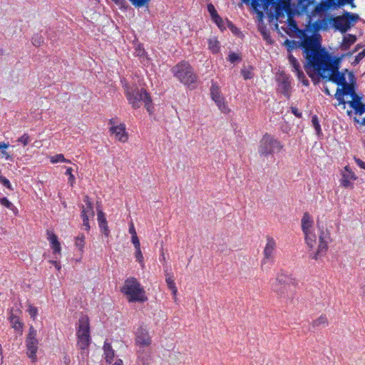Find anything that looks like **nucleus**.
Segmentation results:
<instances>
[{"mask_svg": "<svg viewBox=\"0 0 365 365\" xmlns=\"http://www.w3.org/2000/svg\"><path fill=\"white\" fill-rule=\"evenodd\" d=\"M304 56L306 59L304 69L314 81L315 76L326 81H331L341 86L348 81V69L339 71L340 58H332L325 49H318L313 37H305L302 42Z\"/></svg>", "mask_w": 365, "mask_h": 365, "instance_id": "obj_1", "label": "nucleus"}, {"mask_svg": "<svg viewBox=\"0 0 365 365\" xmlns=\"http://www.w3.org/2000/svg\"><path fill=\"white\" fill-rule=\"evenodd\" d=\"M313 220L308 212H304L301 220L302 230L308 248L309 257L317 260L324 256L328 250L330 234L317 224V229L313 227Z\"/></svg>", "mask_w": 365, "mask_h": 365, "instance_id": "obj_2", "label": "nucleus"}, {"mask_svg": "<svg viewBox=\"0 0 365 365\" xmlns=\"http://www.w3.org/2000/svg\"><path fill=\"white\" fill-rule=\"evenodd\" d=\"M297 287L298 282L294 277L281 272L277 274L275 281L272 283L271 289L277 298L292 300L295 296Z\"/></svg>", "mask_w": 365, "mask_h": 365, "instance_id": "obj_3", "label": "nucleus"}, {"mask_svg": "<svg viewBox=\"0 0 365 365\" xmlns=\"http://www.w3.org/2000/svg\"><path fill=\"white\" fill-rule=\"evenodd\" d=\"M125 96L129 103L135 109L140 108L141 102L143 101L146 110L150 113L153 109L152 99L147 91L143 89H139L136 86H124Z\"/></svg>", "mask_w": 365, "mask_h": 365, "instance_id": "obj_4", "label": "nucleus"}, {"mask_svg": "<svg viewBox=\"0 0 365 365\" xmlns=\"http://www.w3.org/2000/svg\"><path fill=\"white\" fill-rule=\"evenodd\" d=\"M120 291L129 302H145L148 300L145 291L135 277L127 278Z\"/></svg>", "mask_w": 365, "mask_h": 365, "instance_id": "obj_5", "label": "nucleus"}, {"mask_svg": "<svg viewBox=\"0 0 365 365\" xmlns=\"http://www.w3.org/2000/svg\"><path fill=\"white\" fill-rule=\"evenodd\" d=\"M173 76L182 83L189 86L195 83L197 76L194 72L191 65L185 61H182L171 68Z\"/></svg>", "mask_w": 365, "mask_h": 365, "instance_id": "obj_6", "label": "nucleus"}, {"mask_svg": "<svg viewBox=\"0 0 365 365\" xmlns=\"http://www.w3.org/2000/svg\"><path fill=\"white\" fill-rule=\"evenodd\" d=\"M359 19L358 14L344 11L341 16L331 17L329 22L335 30L344 34L354 25Z\"/></svg>", "mask_w": 365, "mask_h": 365, "instance_id": "obj_7", "label": "nucleus"}, {"mask_svg": "<svg viewBox=\"0 0 365 365\" xmlns=\"http://www.w3.org/2000/svg\"><path fill=\"white\" fill-rule=\"evenodd\" d=\"M90 322L87 315L80 317L77 327V344L81 350L88 349L91 343Z\"/></svg>", "mask_w": 365, "mask_h": 365, "instance_id": "obj_8", "label": "nucleus"}, {"mask_svg": "<svg viewBox=\"0 0 365 365\" xmlns=\"http://www.w3.org/2000/svg\"><path fill=\"white\" fill-rule=\"evenodd\" d=\"M283 148L284 145L278 139L266 133L259 142L258 153L259 155L267 157L275 152H280Z\"/></svg>", "mask_w": 365, "mask_h": 365, "instance_id": "obj_9", "label": "nucleus"}, {"mask_svg": "<svg viewBox=\"0 0 365 365\" xmlns=\"http://www.w3.org/2000/svg\"><path fill=\"white\" fill-rule=\"evenodd\" d=\"M36 331L33 326L29 327L26 339V354L33 363L36 362V352L38 348V340L36 339Z\"/></svg>", "mask_w": 365, "mask_h": 365, "instance_id": "obj_10", "label": "nucleus"}, {"mask_svg": "<svg viewBox=\"0 0 365 365\" xmlns=\"http://www.w3.org/2000/svg\"><path fill=\"white\" fill-rule=\"evenodd\" d=\"M210 95L212 99L222 113H228L230 111L227 103L225 101V98L221 95L220 87L216 82H212Z\"/></svg>", "mask_w": 365, "mask_h": 365, "instance_id": "obj_11", "label": "nucleus"}, {"mask_svg": "<svg viewBox=\"0 0 365 365\" xmlns=\"http://www.w3.org/2000/svg\"><path fill=\"white\" fill-rule=\"evenodd\" d=\"M135 343L140 348H147L152 344V339L148 330L143 325H140L135 334Z\"/></svg>", "mask_w": 365, "mask_h": 365, "instance_id": "obj_12", "label": "nucleus"}, {"mask_svg": "<svg viewBox=\"0 0 365 365\" xmlns=\"http://www.w3.org/2000/svg\"><path fill=\"white\" fill-rule=\"evenodd\" d=\"M322 29V23L319 21H316L314 23H309L307 29L305 30H299V33L302 34V41L305 37H313L315 39L316 46L318 49H321L319 48V35H317L316 33ZM302 42L301 46H302Z\"/></svg>", "mask_w": 365, "mask_h": 365, "instance_id": "obj_13", "label": "nucleus"}, {"mask_svg": "<svg viewBox=\"0 0 365 365\" xmlns=\"http://www.w3.org/2000/svg\"><path fill=\"white\" fill-rule=\"evenodd\" d=\"M277 91L283 94L287 99L290 98L292 93L291 78L284 73H281L277 78Z\"/></svg>", "mask_w": 365, "mask_h": 365, "instance_id": "obj_14", "label": "nucleus"}, {"mask_svg": "<svg viewBox=\"0 0 365 365\" xmlns=\"http://www.w3.org/2000/svg\"><path fill=\"white\" fill-rule=\"evenodd\" d=\"M276 241L272 237L267 236V242L263 250V258L261 264L263 266L268 262H273L276 250Z\"/></svg>", "mask_w": 365, "mask_h": 365, "instance_id": "obj_15", "label": "nucleus"}, {"mask_svg": "<svg viewBox=\"0 0 365 365\" xmlns=\"http://www.w3.org/2000/svg\"><path fill=\"white\" fill-rule=\"evenodd\" d=\"M356 77L353 72L348 73V82L337 88L339 91L341 92L344 95H350L353 98H356L357 95L355 93Z\"/></svg>", "mask_w": 365, "mask_h": 365, "instance_id": "obj_16", "label": "nucleus"}, {"mask_svg": "<svg viewBox=\"0 0 365 365\" xmlns=\"http://www.w3.org/2000/svg\"><path fill=\"white\" fill-rule=\"evenodd\" d=\"M276 13L279 15L281 12L284 11L288 16L289 19H291L297 13L296 4L290 3L289 1L279 0L276 5Z\"/></svg>", "mask_w": 365, "mask_h": 365, "instance_id": "obj_17", "label": "nucleus"}, {"mask_svg": "<svg viewBox=\"0 0 365 365\" xmlns=\"http://www.w3.org/2000/svg\"><path fill=\"white\" fill-rule=\"evenodd\" d=\"M357 178L355 173L350 169L349 165L344 167L341 171V178L339 180L340 185L345 188H353L352 181Z\"/></svg>", "mask_w": 365, "mask_h": 365, "instance_id": "obj_18", "label": "nucleus"}, {"mask_svg": "<svg viewBox=\"0 0 365 365\" xmlns=\"http://www.w3.org/2000/svg\"><path fill=\"white\" fill-rule=\"evenodd\" d=\"M109 131L120 142L125 143L128 140V134L125 130V125L124 123H120L118 126L110 127Z\"/></svg>", "mask_w": 365, "mask_h": 365, "instance_id": "obj_19", "label": "nucleus"}, {"mask_svg": "<svg viewBox=\"0 0 365 365\" xmlns=\"http://www.w3.org/2000/svg\"><path fill=\"white\" fill-rule=\"evenodd\" d=\"M47 240L50 242L51 248L53 250L54 255H61V247L58 241V236L52 231L46 230Z\"/></svg>", "mask_w": 365, "mask_h": 365, "instance_id": "obj_20", "label": "nucleus"}, {"mask_svg": "<svg viewBox=\"0 0 365 365\" xmlns=\"http://www.w3.org/2000/svg\"><path fill=\"white\" fill-rule=\"evenodd\" d=\"M97 219L100 230L103 234L108 237L110 234V230L108 229V222L105 216L104 212L102 210H98L97 212Z\"/></svg>", "mask_w": 365, "mask_h": 365, "instance_id": "obj_21", "label": "nucleus"}, {"mask_svg": "<svg viewBox=\"0 0 365 365\" xmlns=\"http://www.w3.org/2000/svg\"><path fill=\"white\" fill-rule=\"evenodd\" d=\"M354 0H325L324 2V6L329 9H336L345 4H351L354 7Z\"/></svg>", "mask_w": 365, "mask_h": 365, "instance_id": "obj_22", "label": "nucleus"}, {"mask_svg": "<svg viewBox=\"0 0 365 365\" xmlns=\"http://www.w3.org/2000/svg\"><path fill=\"white\" fill-rule=\"evenodd\" d=\"M349 106L354 110L356 113L362 115L365 113V104L361 101V98L358 96L356 98H353L351 101L349 102Z\"/></svg>", "mask_w": 365, "mask_h": 365, "instance_id": "obj_23", "label": "nucleus"}, {"mask_svg": "<svg viewBox=\"0 0 365 365\" xmlns=\"http://www.w3.org/2000/svg\"><path fill=\"white\" fill-rule=\"evenodd\" d=\"M103 352L106 361L108 364H111L115 356V351L112 348L111 344L107 341H106L103 344Z\"/></svg>", "mask_w": 365, "mask_h": 365, "instance_id": "obj_24", "label": "nucleus"}, {"mask_svg": "<svg viewBox=\"0 0 365 365\" xmlns=\"http://www.w3.org/2000/svg\"><path fill=\"white\" fill-rule=\"evenodd\" d=\"M356 41V37L352 34H347L344 36L342 43L341 45V50H348L350 46Z\"/></svg>", "mask_w": 365, "mask_h": 365, "instance_id": "obj_25", "label": "nucleus"}, {"mask_svg": "<svg viewBox=\"0 0 365 365\" xmlns=\"http://www.w3.org/2000/svg\"><path fill=\"white\" fill-rule=\"evenodd\" d=\"M297 14H300L303 12H305L307 8L312 4L315 0H297Z\"/></svg>", "mask_w": 365, "mask_h": 365, "instance_id": "obj_26", "label": "nucleus"}, {"mask_svg": "<svg viewBox=\"0 0 365 365\" xmlns=\"http://www.w3.org/2000/svg\"><path fill=\"white\" fill-rule=\"evenodd\" d=\"M208 49L214 54L218 53L220 50V42L216 37L210 38L207 40Z\"/></svg>", "mask_w": 365, "mask_h": 365, "instance_id": "obj_27", "label": "nucleus"}, {"mask_svg": "<svg viewBox=\"0 0 365 365\" xmlns=\"http://www.w3.org/2000/svg\"><path fill=\"white\" fill-rule=\"evenodd\" d=\"M9 321L11 324V327L17 330V331H22L24 324L21 321L20 318L16 315H14L13 313H11L9 317Z\"/></svg>", "mask_w": 365, "mask_h": 365, "instance_id": "obj_28", "label": "nucleus"}, {"mask_svg": "<svg viewBox=\"0 0 365 365\" xmlns=\"http://www.w3.org/2000/svg\"><path fill=\"white\" fill-rule=\"evenodd\" d=\"M0 205H1L2 206L9 209L10 210L12 211V212L15 215H18L19 214V210L17 209V207L16 206H14L9 200L7 197H1L0 198Z\"/></svg>", "mask_w": 365, "mask_h": 365, "instance_id": "obj_29", "label": "nucleus"}, {"mask_svg": "<svg viewBox=\"0 0 365 365\" xmlns=\"http://www.w3.org/2000/svg\"><path fill=\"white\" fill-rule=\"evenodd\" d=\"M10 146L9 143H0V153L1 158L6 160H12V156L6 151V149Z\"/></svg>", "mask_w": 365, "mask_h": 365, "instance_id": "obj_30", "label": "nucleus"}, {"mask_svg": "<svg viewBox=\"0 0 365 365\" xmlns=\"http://www.w3.org/2000/svg\"><path fill=\"white\" fill-rule=\"evenodd\" d=\"M328 324V319L326 315L322 314L317 319L314 320L312 323L313 327H319V326H327Z\"/></svg>", "mask_w": 365, "mask_h": 365, "instance_id": "obj_31", "label": "nucleus"}, {"mask_svg": "<svg viewBox=\"0 0 365 365\" xmlns=\"http://www.w3.org/2000/svg\"><path fill=\"white\" fill-rule=\"evenodd\" d=\"M50 162L53 164L57 163L59 162L70 163L71 160L66 159L63 154H56L50 158Z\"/></svg>", "mask_w": 365, "mask_h": 365, "instance_id": "obj_32", "label": "nucleus"}, {"mask_svg": "<svg viewBox=\"0 0 365 365\" xmlns=\"http://www.w3.org/2000/svg\"><path fill=\"white\" fill-rule=\"evenodd\" d=\"M75 245L81 251H83L85 246V236L83 234H81L75 238Z\"/></svg>", "mask_w": 365, "mask_h": 365, "instance_id": "obj_33", "label": "nucleus"}, {"mask_svg": "<svg viewBox=\"0 0 365 365\" xmlns=\"http://www.w3.org/2000/svg\"><path fill=\"white\" fill-rule=\"evenodd\" d=\"M165 282H166L168 289H171L174 287H176L173 277L170 273H169L168 272V270L165 271Z\"/></svg>", "mask_w": 365, "mask_h": 365, "instance_id": "obj_34", "label": "nucleus"}, {"mask_svg": "<svg viewBox=\"0 0 365 365\" xmlns=\"http://www.w3.org/2000/svg\"><path fill=\"white\" fill-rule=\"evenodd\" d=\"M288 58L289 63L292 66V71H296L301 69L300 64L295 57H294L292 54H289Z\"/></svg>", "mask_w": 365, "mask_h": 365, "instance_id": "obj_35", "label": "nucleus"}, {"mask_svg": "<svg viewBox=\"0 0 365 365\" xmlns=\"http://www.w3.org/2000/svg\"><path fill=\"white\" fill-rule=\"evenodd\" d=\"M312 123L313 127L315 129L317 134L318 135H319L322 133V129H321V125L319 124V118L316 115L312 116Z\"/></svg>", "mask_w": 365, "mask_h": 365, "instance_id": "obj_36", "label": "nucleus"}, {"mask_svg": "<svg viewBox=\"0 0 365 365\" xmlns=\"http://www.w3.org/2000/svg\"><path fill=\"white\" fill-rule=\"evenodd\" d=\"M135 257L136 258V260L140 264L141 268L143 269L145 267V262H144V257H143V255L140 248H139L138 250H135Z\"/></svg>", "mask_w": 365, "mask_h": 365, "instance_id": "obj_37", "label": "nucleus"}, {"mask_svg": "<svg viewBox=\"0 0 365 365\" xmlns=\"http://www.w3.org/2000/svg\"><path fill=\"white\" fill-rule=\"evenodd\" d=\"M16 141L24 146H26L31 142V138L28 133H24Z\"/></svg>", "mask_w": 365, "mask_h": 365, "instance_id": "obj_38", "label": "nucleus"}, {"mask_svg": "<svg viewBox=\"0 0 365 365\" xmlns=\"http://www.w3.org/2000/svg\"><path fill=\"white\" fill-rule=\"evenodd\" d=\"M294 72L296 73L297 76L299 81H300L302 83L303 85L307 86L309 85V81L306 78V76L304 74V73L302 71V69H299V70L296 71Z\"/></svg>", "mask_w": 365, "mask_h": 365, "instance_id": "obj_39", "label": "nucleus"}, {"mask_svg": "<svg viewBox=\"0 0 365 365\" xmlns=\"http://www.w3.org/2000/svg\"><path fill=\"white\" fill-rule=\"evenodd\" d=\"M31 42L34 46L38 47L43 44V38L38 34L34 35L31 38Z\"/></svg>", "mask_w": 365, "mask_h": 365, "instance_id": "obj_40", "label": "nucleus"}, {"mask_svg": "<svg viewBox=\"0 0 365 365\" xmlns=\"http://www.w3.org/2000/svg\"><path fill=\"white\" fill-rule=\"evenodd\" d=\"M81 214L91 215V218H93L95 213L93 205H83Z\"/></svg>", "mask_w": 365, "mask_h": 365, "instance_id": "obj_41", "label": "nucleus"}, {"mask_svg": "<svg viewBox=\"0 0 365 365\" xmlns=\"http://www.w3.org/2000/svg\"><path fill=\"white\" fill-rule=\"evenodd\" d=\"M27 312H29L31 318L33 319V320H35L38 315V308L32 304H29Z\"/></svg>", "mask_w": 365, "mask_h": 365, "instance_id": "obj_42", "label": "nucleus"}, {"mask_svg": "<svg viewBox=\"0 0 365 365\" xmlns=\"http://www.w3.org/2000/svg\"><path fill=\"white\" fill-rule=\"evenodd\" d=\"M73 169L72 168H68L66 170V175H68V183L69 185L73 187L74 183L76 182V178L72 173Z\"/></svg>", "mask_w": 365, "mask_h": 365, "instance_id": "obj_43", "label": "nucleus"}, {"mask_svg": "<svg viewBox=\"0 0 365 365\" xmlns=\"http://www.w3.org/2000/svg\"><path fill=\"white\" fill-rule=\"evenodd\" d=\"M81 217L83 220V225L85 227V230L86 231H88L91 228L90 224H89V219L91 218V215H86V214H81Z\"/></svg>", "mask_w": 365, "mask_h": 365, "instance_id": "obj_44", "label": "nucleus"}, {"mask_svg": "<svg viewBox=\"0 0 365 365\" xmlns=\"http://www.w3.org/2000/svg\"><path fill=\"white\" fill-rule=\"evenodd\" d=\"M207 10L212 19L217 18V19H220V16L217 14L215 6L212 4L207 5Z\"/></svg>", "mask_w": 365, "mask_h": 365, "instance_id": "obj_45", "label": "nucleus"}, {"mask_svg": "<svg viewBox=\"0 0 365 365\" xmlns=\"http://www.w3.org/2000/svg\"><path fill=\"white\" fill-rule=\"evenodd\" d=\"M0 182L6 188L13 190L10 181L5 177L0 175Z\"/></svg>", "mask_w": 365, "mask_h": 365, "instance_id": "obj_46", "label": "nucleus"}, {"mask_svg": "<svg viewBox=\"0 0 365 365\" xmlns=\"http://www.w3.org/2000/svg\"><path fill=\"white\" fill-rule=\"evenodd\" d=\"M365 57V48L359 52L354 58V62L352 63L354 65H356L359 63Z\"/></svg>", "mask_w": 365, "mask_h": 365, "instance_id": "obj_47", "label": "nucleus"}, {"mask_svg": "<svg viewBox=\"0 0 365 365\" xmlns=\"http://www.w3.org/2000/svg\"><path fill=\"white\" fill-rule=\"evenodd\" d=\"M335 98L338 100L339 104H345V101L344 98V96L345 95L342 94L341 92L339 91L338 89H336V93H335Z\"/></svg>", "mask_w": 365, "mask_h": 365, "instance_id": "obj_48", "label": "nucleus"}, {"mask_svg": "<svg viewBox=\"0 0 365 365\" xmlns=\"http://www.w3.org/2000/svg\"><path fill=\"white\" fill-rule=\"evenodd\" d=\"M150 0H136L132 4L138 8L142 7L149 3Z\"/></svg>", "mask_w": 365, "mask_h": 365, "instance_id": "obj_49", "label": "nucleus"}, {"mask_svg": "<svg viewBox=\"0 0 365 365\" xmlns=\"http://www.w3.org/2000/svg\"><path fill=\"white\" fill-rule=\"evenodd\" d=\"M131 241L135 250L140 248V243L137 235L131 236Z\"/></svg>", "mask_w": 365, "mask_h": 365, "instance_id": "obj_50", "label": "nucleus"}, {"mask_svg": "<svg viewBox=\"0 0 365 365\" xmlns=\"http://www.w3.org/2000/svg\"><path fill=\"white\" fill-rule=\"evenodd\" d=\"M240 59V56L237 53H235L233 52L230 53L228 56V60L231 63H235V61H237Z\"/></svg>", "mask_w": 365, "mask_h": 365, "instance_id": "obj_51", "label": "nucleus"}, {"mask_svg": "<svg viewBox=\"0 0 365 365\" xmlns=\"http://www.w3.org/2000/svg\"><path fill=\"white\" fill-rule=\"evenodd\" d=\"M242 75L245 80L250 79L252 78V72L247 69L242 70Z\"/></svg>", "mask_w": 365, "mask_h": 365, "instance_id": "obj_52", "label": "nucleus"}, {"mask_svg": "<svg viewBox=\"0 0 365 365\" xmlns=\"http://www.w3.org/2000/svg\"><path fill=\"white\" fill-rule=\"evenodd\" d=\"M291 112L293 115H294L296 117L300 118L302 117V113L300 112L297 108L292 106L291 107Z\"/></svg>", "mask_w": 365, "mask_h": 365, "instance_id": "obj_53", "label": "nucleus"}, {"mask_svg": "<svg viewBox=\"0 0 365 365\" xmlns=\"http://www.w3.org/2000/svg\"><path fill=\"white\" fill-rule=\"evenodd\" d=\"M118 120L117 118H112L111 119L109 120V122H108L110 127L118 126L119 125V124H118Z\"/></svg>", "mask_w": 365, "mask_h": 365, "instance_id": "obj_54", "label": "nucleus"}, {"mask_svg": "<svg viewBox=\"0 0 365 365\" xmlns=\"http://www.w3.org/2000/svg\"><path fill=\"white\" fill-rule=\"evenodd\" d=\"M212 19L216 23L219 28L222 29V27L224 26L223 20L221 17L220 20L217 19V18H214Z\"/></svg>", "mask_w": 365, "mask_h": 365, "instance_id": "obj_55", "label": "nucleus"}, {"mask_svg": "<svg viewBox=\"0 0 365 365\" xmlns=\"http://www.w3.org/2000/svg\"><path fill=\"white\" fill-rule=\"evenodd\" d=\"M129 232L132 236L137 235V233H136V231H135V229L134 227L133 222L130 223V225L129 227Z\"/></svg>", "mask_w": 365, "mask_h": 365, "instance_id": "obj_56", "label": "nucleus"}, {"mask_svg": "<svg viewBox=\"0 0 365 365\" xmlns=\"http://www.w3.org/2000/svg\"><path fill=\"white\" fill-rule=\"evenodd\" d=\"M170 290H171L173 296V299L176 302L177 299H178V298H177L178 289H177V287H174V288L171 289Z\"/></svg>", "mask_w": 365, "mask_h": 365, "instance_id": "obj_57", "label": "nucleus"}, {"mask_svg": "<svg viewBox=\"0 0 365 365\" xmlns=\"http://www.w3.org/2000/svg\"><path fill=\"white\" fill-rule=\"evenodd\" d=\"M356 164L362 169L365 170V163L360 159H356Z\"/></svg>", "mask_w": 365, "mask_h": 365, "instance_id": "obj_58", "label": "nucleus"}, {"mask_svg": "<svg viewBox=\"0 0 365 365\" xmlns=\"http://www.w3.org/2000/svg\"><path fill=\"white\" fill-rule=\"evenodd\" d=\"M83 202L85 203V205H93L91 202L90 197L88 195L84 196Z\"/></svg>", "mask_w": 365, "mask_h": 365, "instance_id": "obj_59", "label": "nucleus"}, {"mask_svg": "<svg viewBox=\"0 0 365 365\" xmlns=\"http://www.w3.org/2000/svg\"><path fill=\"white\" fill-rule=\"evenodd\" d=\"M289 26L293 28L295 30H298L299 31V29H298L297 25L296 22L294 20H291L289 19Z\"/></svg>", "mask_w": 365, "mask_h": 365, "instance_id": "obj_60", "label": "nucleus"}, {"mask_svg": "<svg viewBox=\"0 0 365 365\" xmlns=\"http://www.w3.org/2000/svg\"><path fill=\"white\" fill-rule=\"evenodd\" d=\"M113 365H123V363L120 359H118Z\"/></svg>", "mask_w": 365, "mask_h": 365, "instance_id": "obj_61", "label": "nucleus"}, {"mask_svg": "<svg viewBox=\"0 0 365 365\" xmlns=\"http://www.w3.org/2000/svg\"><path fill=\"white\" fill-rule=\"evenodd\" d=\"M160 260L163 261L164 262H165V256L163 252H162L160 255Z\"/></svg>", "mask_w": 365, "mask_h": 365, "instance_id": "obj_62", "label": "nucleus"}, {"mask_svg": "<svg viewBox=\"0 0 365 365\" xmlns=\"http://www.w3.org/2000/svg\"><path fill=\"white\" fill-rule=\"evenodd\" d=\"M324 92L328 95V96H331L329 88L327 87H325L324 89Z\"/></svg>", "mask_w": 365, "mask_h": 365, "instance_id": "obj_63", "label": "nucleus"}, {"mask_svg": "<svg viewBox=\"0 0 365 365\" xmlns=\"http://www.w3.org/2000/svg\"><path fill=\"white\" fill-rule=\"evenodd\" d=\"M360 48L359 45H357L356 47L351 52L349 53L348 55H352L354 53H355L358 48Z\"/></svg>", "mask_w": 365, "mask_h": 365, "instance_id": "obj_64", "label": "nucleus"}]
</instances>
